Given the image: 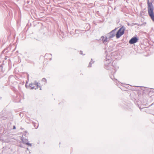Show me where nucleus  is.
I'll return each mask as SVG.
<instances>
[{"label":"nucleus","instance_id":"obj_1","mask_svg":"<svg viewBox=\"0 0 154 154\" xmlns=\"http://www.w3.org/2000/svg\"><path fill=\"white\" fill-rule=\"evenodd\" d=\"M153 7L149 4L148 8V14L152 20L154 22V14L153 12Z\"/></svg>","mask_w":154,"mask_h":154},{"label":"nucleus","instance_id":"obj_2","mask_svg":"<svg viewBox=\"0 0 154 154\" xmlns=\"http://www.w3.org/2000/svg\"><path fill=\"white\" fill-rule=\"evenodd\" d=\"M125 28L123 26L121 27L117 31L116 34V37L117 38H119L123 35L125 31Z\"/></svg>","mask_w":154,"mask_h":154},{"label":"nucleus","instance_id":"obj_3","mask_svg":"<svg viewBox=\"0 0 154 154\" xmlns=\"http://www.w3.org/2000/svg\"><path fill=\"white\" fill-rule=\"evenodd\" d=\"M29 87L31 89H36L38 88L39 85L37 83H32L29 84Z\"/></svg>","mask_w":154,"mask_h":154},{"label":"nucleus","instance_id":"obj_4","mask_svg":"<svg viewBox=\"0 0 154 154\" xmlns=\"http://www.w3.org/2000/svg\"><path fill=\"white\" fill-rule=\"evenodd\" d=\"M138 40V39L136 37L132 38L129 41V43L130 44H134L137 42Z\"/></svg>","mask_w":154,"mask_h":154},{"label":"nucleus","instance_id":"obj_5","mask_svg":"<svg viewBox=\"0 0 154 154\" xmlns=\"http://www.w3.org/2000/svg\"><path fill=\"white\" fill-rule=\"evenodd\" d=\"M101 38H102V40L103 43H105L106 42H107L108 41L107 38L106 36H102L101 37Z\"/></svg>","mask_w":154,"mask_h":154},{"label":"nucleus","instance_id":"obj_6","mask_svg":"<svg viewBox=\"0 0 154 154\" xmlns=\"http://www.w3.org/2000/svg\"><path fill=\"white\" fill-rule=\"evenodd\" d=\"M113 31H112L110 33L109 38H112L115 35V34L113 33Z\"/></svg>","mask_w":154,"mask_h":154},{"label":"nucleus","instance_id":"obj_7","mask_svg":"<svg viewBox=\"0 0 154 154\" xmlns=\"http://www.w3.org/2000/svg\"><path fill=\"white\" fill-rule=\"evenodd\" d=\"M26 144L29 146H31V144L28 143H26Z\"/></svg>","mask_w":154,"mask_h":154},{"label":"nucleus","instance_id":"obj_8","mask_svg":"<svg viewBox=\"0 0 154 154\" xmlns=\"http://www.w3.org/2000/svg\"><path fill=\"white\" fill-rule=\"evenodd\" d=\"M14 129H16V127H15V126H14V127H13V128Z\"/></svg>","mask_w":154,"mask_h":154},{"label":"nucleus","instance_id":"obj_9","mask_svg":"<svg viewBox=\"0 0 154 154\" xmlns=\"http://www.w3.org/2000/svg\"><path fill=\"white\" fill-rule=\"evenodd\" d=\"M43 80H45V79H43Z\"/></svg>","mask_w":154,"mask_h":154}]
</instances>
